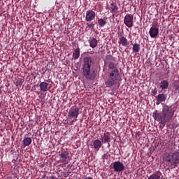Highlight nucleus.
Masks as SVG:
<instances>
[{
    "label": "nucleus",
    "instance_id": "obj_1",
    "mask_svg": "<svg viewBox=\"0 0 179 179\" xmlns=\"http://www.w3.org/2000/svg\"><path fill=\"white\" fill-rule=\"evenodd\" d=\"M152 117L155 121H159L160 124L165 127L167 122L171 121L173 117H174V110L167 105H164L162 108V113H157L155 110L152 113Z\"/></svg>",
    "mask_w": 179,
    "mask_h": 179
},
{
    "label": "nucleus",
    "instance_id": "obj_2",
    "mask_svg": "<svg viewBox=\"0 0 179 179\" xmlns=\"http://www.w3.org/2000/svg\"><path fill=\"white\" fill-rule=\"evenodd\" d=\"M163 159L165 163L177 166L179 164V150L164 153Z\"/></svg>",
    "mask_w": 179,
    "mask_h": 179
},
{
    "label": "nucleus",
    "instance_id": "obj_3",
    "mask_svg": "<svg viewBox=\"0 0 179 179\" xmlns=\"http://www.w3.org/2000/svg\"><path fill=\"white\" fill-rule=\"evenodd\" d=\"M118 80H121V76L120 75V70L114 69L109 73V78L106 85L107 87H113L114 85H117Z\"/></svg>",
    "mask_w": 179,
    "mask_h": 179
},
{
    "label": "nucleus",
    "instance_id": "obj_4",
    "mask_svg": "<svg viewBox=\"0 0 179 179\" xmlns=\"http://www.w3.org/2000/svg\"><path fill=\"white\" fill-rule=\"evenodd\" d=\"M69 117L70 120H72L69 124V125H73V122L78 121V117H79V108H71V109L69 111Z\"/></svg>",
    "mask_w": 179,
    "mask_h": 179
},
{
    "label": "nucleus",
    "instance_id": "obj_5",
    "mask_svg": "<svg viewBox=\"0 0 179 179\" xmlns=\"http://www.w3.org/2000/svg\"><path fill=\"white\" fill-rule=\"evenodd\" d=\"M149 34L151 38H157L159 36V23L157 22H153L150 28Z\"/></svg>",
    "mask_w": 179,
    "mask_h": 179
},
{
    "label": "nucleus",
    "instance_id": "obj_6",
    "mask_svg": "<svg viewBox=\"0 0 179 179\" xmlns=\"http://www.w3.org/2000/svg\"><path fill=\"white\" fill-rule=\"evenodd\" d=\"M83 75L87 79H94L96 75L94 73V69L85 68L83 69Z\"/></svg>",
    "mask_w": 179,
    "mask_h": 179
},
{
    "label": "nucleus",
    "instance_id": "obj_7",
    "mask_svg": "<svg viewBox=\"0 0 179 179\" xmlns=\"http://www.w3.org/2000/svg\"><path fill=\"white\" fill-rule=\"evenodd\" d=\"M124 23L129 29L134 27V15L132 14H127L124 19Z\"/></svg>",
    "mask_w": 179,
    "mask_h": 179
},
{
    "label": "nucleus",
    "instance_id": "obj_8",
    "mask_svg": "<svg viewBox=\"0 0 179 179\" xmlns=\"http://www.w3.org/2000/svg\"><path fill=\"white\" fill-rule=\"evenodd\" d=\"M113 169L115 173H121V171L125 170V166L122 162L117 161L113 164Z\"/></svg>",
    "mask_w": 179,
    "mask_h": 179
},
{
    "label": "nucleus",
    "instance_id": "obj_9",
    "mask_svg": "<svg viewBox=\"0 0 179 179\" xmlns=\"http://www.w3.org/2000/svg\"><path fill=\"white\" fill-rule=\"evenodd\" d=\"M84 68H90L94 65V59L90 56H85L83 58Z\"/></svg>",
    "mask_w": 179,
    "mask_h": 179
},
{
    "label": "nucleus",
    "instance_id": "obj_10",
    "mask_svg": "<svg viewBox=\"0 0 179 179\" xmlns=\"http://www.w3.org/2000/svg\"><path fill=\"white\" fill-rule=\"evenodd\" d=\"M96 19V13L93 10H88L85 13V22H93Z\"/></svg>",
    "mask_w": 179,
    "mask_h": 179
},
{
    "label": "nucleus",
    "instance_id": "obj_11",
    "mask_svg": "<svg viewBox=\"0 0 179 179\" xmlns=\"http://www.w3.org/2000/svg\"><path fill=\"white\" fill-rule=\"evenodd\" d=\"M119 44H120L122 47H128V45H129V41H128L125 36L120 35L119 36Z\"/></svg>",
    "mask_w": 179,
    "mask_h": 179
},
{
    "label": "nucleus",
    "instance_id": "obj_12",
    "mask_svg": "<svg viewBox=\"0 0 179 179\" xmlns=\"http://www.w3.org/2000/svg\"><path fill=\"white\" fill-rule=\"evenodd\" d=\"M105 64H108V68H114V57L110 55H106Z\"/></svg>",
    "mask_w": 179,
    "mask_h": 179
},
{
    "label": "nucleus",
    "instance_id": "obj_13",
    "mask_svg": "<svg viewBox=\"0 0 179 179\" xmlns=\"http://www.w3.org/2000/svg\"><path fill=\"white\" fill-rule=\"evenodd\" d=\"M111 141V138L110 137V134L104 133L103 135L101 136V142L102 143H107Z\"/></svg>",
    "mask_w": 179,
    "mask_h": 179
},
{
    "label": "nucleus",
    "instance_id": "obj_14",
    "mask_svg": "<svg viewBox=\"0 0 179 179\" xmlns=\"http://www.w3.org/2000/svg\"><path fill=\"white\" fill-rule=\"evenodd\" d=\"M60 158L62 159V162L64 163V164H68V161H66V159H68L69 156V152L64 151L62 152L60 155Z\"/></svg>",
    "mask_w": 179,
    "mask_h": 179
},
{
    "label": "nucleus",
    "instance_id": "obj_15",
    "mask_svg": "<svg viewBox=\"0 0 179 179\" xmlns=\"http://www.w3.org/2000/svg\"><path fill=\"white\" fill-rule=\"evenodd\" d=\"M101 141L96 139L94 140L93 141V146L95 150H96V152H99V150H100V148H101L102 143H101Z\"/></svg>",
    "mask_w": 179,
    "mask_h": 179
},
{
    "label": "nucleus",
    "instance_id": "obj_16",
    "mask_svg": "<svg viewBox=\"0 0 179 179\" xmlns=\"http://www.w3.org/2000/svg\"><path fill=\"white\" fill-rule=\"evenodd\" d=\"M98 43H99L96 38H92L89 40V44H90V47H91V48H96L97 47Z\"/></svg>",
    "mask_w": 179,
    "mask_h": 179
},
{
    "label": "nucleus",
    "instance_id": "obj_17",
    "mask_svg": "<svg viewBox=\"0 0 179 179\" xmlns=\"http://www.w3.org/2000/svg\"><path fill=\"white\" fill-rule=\"evenodd\" d=\"M107 17L106 18H99L97 20L98 26L99 27H104L107 24Z\"/></svg>",
    "mask_w": 179,
    "mask_h": 179
},
{
    "label": "nucleus",
    "instance_id": "obj_18",
    "mask_svg": "<svg viewBox=\"0 0 179 179\" xmlns=\"http://www.w3.org/2000/svg\"><path fill=\"white\" fill-rule=\"evenodd\" d=\"M159 85V87L162 89V90H166V89H169V81L166 80H162Z\"/></svg>",
    "mask_w": 179,
    "mask_h": 179
},
{
    "label": "nucleus",
    "instance_id": "obj_19",
    "mask_svg": "<svg viewBox=\"0 0 179 179\" xmlns=\"http://www.w3.org/2000/svg\"><path fill=\"white\" fill-rule=\"evenodd\" d=\"M41 92H47L48 90V84L46 82H42L39 84Z\"/></svg>",
    "mask_w": 179,
    "mask_h": 179
},
{
    "label": "nucleus",
    "instance_id": "obj_20",
    "mask_svg": "<svg viewBox=\"0 0 179 179\" xmlns=\"http://www.w3.org/2000/svg\"><path fill=\"white\" fill-rule=\"evenodd\" d=\"M79 57H80V49L78 48L73 52V59H78Z\"/></svg>",
    "mask_w": 179,
    "mask_h": 179
},
{
    "label": "nucleus",
    "instance_id": "obj_21",
    "mask_svg": "<svg viewBox=\"0 0 179 179\" xmlns=\"http://www.w3.org/2000/svg\"><path fill=\"white\" fill-rule=\"evenodd\" d=\"M133 52H139L141 51V45L138 43H135L134 45H133Z\"/></svg>",
    "mask_w": 179,
    "mask_h": 179
},
{
    "label": "nucleus",
    "instance_id": "obj_22",
    "mask_svg": "<svg viewBox=\"0 0 179 179\" xmlns=\"http://www.w3.org/2000/svg\"><path fill=\"white\" fill-rule=\"evenodd\" d=\"M22 142L24 146H30V145H31V138L29 137H27L24 138Z\"/></svg>",
    "mask_w": 179,
    "mask_h": 179
},
{
    "label": "nucleus",
    "instance_id": "obj_23",
    "mask_svg": "<svg viewBox=\"0 0 179 179\" xmlns=\"http://www.w3.org/2000/svg\"><path fill=\"white\" fill-rule=\"evenodd\" d=\"M94 55V50L92 49H88L87 52H84L81 55L82 57L85 56V57H89V55Z\"/></svg>",
    "mask_w": 179,
    "mask_h": 179
},
{
    "label": "nucleus",
    "instance_id": "obj_24",
    "mask_svg": "<svg viewBox=\"0 0 179 179\" xmlns=\"http://www.w3.org/2000/svg\"><path fill=\"white\" fill-rule=\"evenodd\" d=\"M157 99L161 102L166 101V99H167V95H166L165 94H159L157 96Z\"/></svg>",
    "mask_w": 179,
    "mask_h": 179
},
{
    "label": "nucleus",
    "instance_id": "obj_25",
    "mask_svg": "<svg viewBox=\"0 0 179 179\" xmlns=\"http://www.w3.org/2000/svg\"><path fill=\"white\" fill-rule=\"evenodd\" d=\"M109 9L110 12H117V10H118V6H117V4L112 3H110Z\"/></svg>",
    "mask_w": 179,
    "mask_h": 179
},
{
    "label": "nucleus",
    "instance_id": "obj_26",
    "mask_svg": "<svg viewBox=\"0 0 179 179\" xmlns=\"http://www.w3.org/2000/svg\"><path fill=\"white\" fill-rule=\"evenodd\" d=\"M148 179H160V173L157 172L156 173H153Z\"/></svg>",
    "mask_w": 179,
    "mask_h": 179
},
{
    "label": "nucleus",
    "instance_id": "obj_27",
    "mask_svg": "<svg viewBox=\"0 0 179 179\" xmlns=\"http://www.w3.org/2000/svg\"><path fill=\"white\" fill-rule=\"evenodd\" d=\"M24 82V80H23V79L19 78L17 80L15 85H16V86H22V85H23Z\"/></svg>",
    "mask_w": 179,
    "mask_h": 179
},
{
    "label": "nucleus",
    "instance_id": "obj_28",
    "mask_svg": "<svg viewBox=\"0 0 179 179\" xmlns=\"http://www.w3.org/2000/svg\"><path fill=\"white\" fill-rule=\"evenodd\" d=\"M87 26H88V27L90 28H94V26H96V23H94V22H92V23L89 24L87 23Z\"/></svg>",
    "mask_w": 179,
    "mask_h": 179
},
{
    "label": "nucleus",
    "instance_id": "obj_29",
    "mask_svg": "<svg viewBox=\"0 0 179 179\" xmlns=\"http://www.w3.org/2000/svg\"><path fill=\"white\" fill-rule=\"evenodd\" d=\"M152 94H154V96H156V94H157V89L155 88L152 91Z\"/></svg>",
    "mask_w": 179,
    "mask_h": 179
},
{
    "label": "nucleus",
    "instance_id": "obj_30",
    "mask_svg": "<svg viewBox=\"0 0 179 179\" xmlns=\"http://www.w3.org/2000/svg\"><path fill=\"white\" fill-rule=\"evenodd\" d=\"M160 103H162V101L160 100H159V99H157V102H156L157 106H159V104H160Z\"/></svg>",
    "mask_w": 179,
    "mask_h": 179
},
{
    "label": "nucleus",
    "instance_id": "obj_31",
    "mask_svg": "<svg viewBox=\"0 0 179 179\" xmlns=\"http://www.w3.org/2000/svg\"><path fill=\"white\" fill-rule=\"evenodd\" d=\"M48 179H55V176H51Z\"/></svg>",
    "mask_w": 179,
    "mask_h": 179
},
{
    "label": "nucleus",
    "instance_id": "obj_32",
    "mask_svg": "<svg viewBox=\"0 0 179 179\" xmlns=\"http://www.w3.org/2000/svg\"><path fill=\"white\" fill-rule=\"evenodd\" d=\"M1 106H2V103L0 102V108H1Z\"/></svg>",
    "mask_w": 179,
    "mask_h": 179
},
{
    "label": "nucleus",
    "instance_id": "obj_33",
    "mask_svg": "<svg viewBox=\"0 0 179 179\" xmlns=\"http://www.w3.org/2000/svg\"><path fill=\"white\" fill-rule=\"evenodd\" d=\"M178 179H179V178H178Z\"/></svg>",
    "mask_w": 179,
    "mask_h": 179
}]
</instances>
